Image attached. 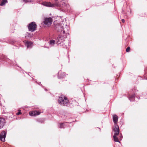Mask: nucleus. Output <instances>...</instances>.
I'll return each mask as SVG.
<instances>
[{
	"mask_svg": "<svg viewBox=\"0 0 147 147\" xmlns=\"http://www.w3.org/2000/svg\"><path fill=\"white\" fill-rule=\"evenodd\" d=\"M5 123V121L4 119L0 118V129L3 128Z\"/></svg>",
	"mask_w": 147,
	"mask_h": 147,
	"instance_id": "nucleus-10",
	"label": "nucleus"
},
{
	"mask_svg": "<svg viewBox=\"0 0 147 147\" xmlns=\"http://www.w3.org/2000/svg\"><path fill=\"white\" fill-rule=\"evenodd\" d=\"M6 136V133L5 131H2L0 135V139L3 142L5 141V138Z\"/></svg>",
	"mask_w": 147,
	"mask_h": 147,
	"instance_id": "nucleus-8",
	"label": "nucleus"
},
{
	"mask_svg": "<svg viewBox=\"0 0 147 147\" xmlns=\"http://www.w3.org/2000/svg\"><path fill=\"white\" fill-rule=\"evenodd\" d=\"M7 2V0H3L1 2L0 5L2 6L4 5Z\"/></svg>",
	"mask_w": 147,
	"mask_h": 147,
	"instance_id": "nucleus-14",
	"label": "nucleus"
},
{
	"mask_svg": "<svg viewBox=\"0 0 147 147\" xmlns=\"http://www.w3.org/2000/svg\"><path fill=\"white\" fill-rule=\"evenodd\" d=\"M29 115L31 116H36L40 114V113L39 111H35L30 112L29 113Z\"/></svg>",
	"mask_w": 147,
	"mask_h": 147,
	"instance_id": "nucleus-9",
	"label": "nucleus"
},
{
	"mask_svg": "<svg viewBox=\"0 0 147 147\" xmlns=\"http://www.w3.org/2000/svg\"><path fill=\"white\" fill-rule=\"evenodd\" d=\"M59 73H60V72H59V73H58L59 75Z\"/></svg>",
	"mask_w": 147,
	"mask_h": 147,
	"instance_id": "nucleus-21",
	"label": "nucleus"
},
{
	"mask_svg": "<svg viewBox=\"0 0 147 147\" xmlns=\"http://www.w3.org/2000/svg\"><path fill=\"white\" fill-rule=\"evenodd\" d=\"M130 50V47H128L126 49V51L128 52Z\"/></svg>",
	"mask_w": 147,
	"mask_h": 147,
	"instance_id": "nucleus-16",
	"label": "nucleus"
},
{
	"mask_svg": "<svg viewBox=\"0 0 147 147\" xmlns=\"http://www.w3.org/2000/svg\"><path fill=\"white\" fill-rule=\"evenodd\" d=\"M119 136H120L119 139L120 140H121L122 139V136L121 134H120L119 135Z\"/></svg>",
	"mask_w": 147,
	"mask_h": 147,
	"instance_id": "nucleus-18",
	"label": "nucleus"
},
{
	"mask_svg": "<svg viewBox=\"0 0 147 147\" xmlns=\"http://www.w3.org/2000/svg\"><path fill=\"white\" fill-rule=\"evenodd\" d=\"M21 113V111L20 110H18V112L16 113V115H20Z\"/></svg>",
	"mask_w": 147,
	"mask_h": 147,
	"instance_id": "nucleus-17",
	"label": "nucleus"
},
{
	"mask_svg": "<svg viewBox=\"0 0 147 147\" xmlns=\"http://www.w3.org/2000/svg\"><path fill=\"white\" fill-rule=\"evenodd\" d=\"M113 120L114 124V126L113 129V131L114 134L113 136V138L114 141L115 142H119L120 143L118 138L117 137L119 133V130L118 125H117L118 117V116L116 115H112Z\"/></svg>",
	"mask_w": 147,
	"mask_h": 147,
	"instance_id": "nucleus-1",
	"label": "nucleus"
},
{
	"mask_svg": "<svg viewBox=\"0 0 147 147\" xmlns=\"http://www.w3.org/2000/svg\"><path fill=\"white\" fill-rule=\"evenodd\" d=\"M55 41L53 40H51L50 41L49 44L51 45V46H53L55 44Z\"/></svg>",
	"mask_w": 147,
	"mask_h": 147,
	"instance_id": "nucleus-15",
	"label": "nucleus"
},
{
	"mask_svg": "<svg viewBox=\"0 0 147 147\" xmlns=\"http://www.w3.org/2000/svg\"><path fill=\"white\" fill-rule=\"evenodd\" d=\"M58 103L61 105H63L67 106L69 104V102L68 99L65 96L62 95L59 97Z\"/></svg>",
	"mask_w": 147,
	"mask_h": 147,
	"instance_id": "nucleus-3",
	"label": "nucleus"
},
{
	"mask_svg": "<svg viewBox=\"0 0 147 147\" xmlns=\"http://www.w3.org/2000/svg\"><path fill=\"white\" fill-rule=\"evenodd\" d=\"M68 123H61L60 124L59 127L60 128H65L66 127V126L68 125Z\"/></svg>",
	"mask_w": 147,
	"mask_h": 147,
	"instance_id": "nucleus-13",
	"label": "nucleus"
},
{
	"mask_svg": "<svg viewBox=\"0 0 147 147\" xmlns=\"http://www.w3.org/2000/svg\"><path fill=\"white\" fill-rule=\"evenodd\" d=\"M61 78L63 77V76H61Z\"/></svg>",
	"mask_w": 147,
	"mask_h": 147,
	"instance_id": "nucleus-20",
	"label": "nucleus"
},
{
	"mask_svg": "<svg viewBox=\"0 0 147 147\" xmlns=\"http://www.w3.org/2000/svg\"><path fill=\"white\" fill-rule=\"evenodd\" d=\"M56 30L61 34H64L67 32L68 29V27L65 25L63 27L59 24H57L56 26Z\"/></svg>",
	"mask_w": 147,
	"mask_h": 147,
	"instance_id": "nucleus-2",
	"label": "nucleus"
},
{
	"mask_svg": "<svg viewBox=\"0 0 147 147\" xmlns=\"http://www.w3.org/2000/svg\"><path fill=\"white\" fill-rule=\"evenodd\" d=\"M43 5L48 7H59L60 5L58 3V1H56L55 4H52L49 2H44L42 3Z\"/></svg>",
	"mask_w": 147,
	"mask_h": 147,
	"instance_id": "nucleus-4",
	"label": "nucleus"
},
{
	"mask_svg": "<svg viewBox=\"0 0 147 147\" xmlns=\"http://www.w3.org/2000/svg\"><path fill=\"white\" fill-rule=\"evenodd\" d=\"M64 41V37L61 35H59L56 39V41L58 45H59L61 42Z\"/></svg>",
	"mask_w": 147,
	"mask_h": 147,
	"instance_id": "nucleus-7",
	"label": "nucleus"
},
{
	"mask_svg": "<svg viewBox=\"0 0 147 147\" xmlns=\"http://www.w3.org/2000/svg\"><path fill=\"white\" fill-rule=\"evenodd\" d=\"M52 22V20L51 18H46L45 19L44 23L45 25L49 26H50Z\"/></svg>",
	"mask_w": 147,
	"mask_h": 147,
	"instance_id": "nucleus-6",
	"label": "nucleus"
},
{
	"mask_svg": "<svg viewBox=\"0 0 147 147\" xmlns=\"http://www.w3.org/2000/svg\"><path fill=\"white\" fill-rule=\"evenodd\" d=\"M135 98L136 97L135 96V94H134L130 95L129 97V100L131 101H133L135 100Z\"/></svg>",
	"mask_w": 147,
	"mask_h": 147,
	"instance_id": "nucleus-12",
	"label": "nucleus"
},
{
	"mask_svg": "<svg viewBox=\"0 0 147 147\" xmlns=\"http://www.w3.org/2000/svg\"><path fill=\"white\" fill-rule=\"evenodd\" d=\"M121 21H122V22L123 23H124L125 22V21L124 19H122Z\"/></svg>",
	"mask_w": 147,
	"mask_h": 147,
	"instance_id": "nucleus-19",
	"label": "nucleus"
},
{
	"mask_svg": "<svg viewBox=\"0 0 147 147\" xmlns=\"http://www.w3.org/2000/svg\"><path fill=\"white\" fill-rule=\"evenodd\" d=\"M36 25L34 22L30 23L28 26L29 30L31 32L35 31L36 30Z\"/></svg>",
	"mask_w": 147,
	"mask_h": 147,
	"instance_id": "nucleus-5",
	"label": "nucleus"
},
{
	"mask_svg": "<svg viewBox=\"0 0 147 147\" xmlns=\"http://www.w3.org/2000/svg\"><path fill=\"white\" fill-rule=\"evenodd\" d=\"M24 43L28 48H31L32 46V43L31 42L25 41Z\"/></svg>",
	"mask_w": 147,
	"mask_h": 147,
	"instance_id": "nucleus-11",
	"label": "nucleus"
}]
</instances>
